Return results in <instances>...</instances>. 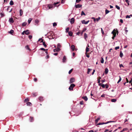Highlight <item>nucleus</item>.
I'll return each instance as SVG.
<instances>
[{"mask_svg": "<svg viewBox=\"0 0 132 132\" xmlns=\"http://www.w3.org/2000/svg\"><path fill=\"white\" fill-rule=\"evenodd\" d=\"M47 35H48V37L50 39H54L55 37V36L52 31H50L48 32L45 35L46 36Z\"/></svg>", "mask_w": 132, "mask_h": 132, "instance_id": "f257e3e1", "label": "nucleus"}, {"mask_svg": "<svg viewBox=\"0 0 132 132\" xmlns=\"http://www.w3.org/2000/svg\"><path fill=\"white\" fill-rule=\"evenodd\" d=\"M75 85L74 84H71L70 86L69 87V89L70 90H73V88L75 87Z\"/></svg>", "mask_w": 132, "mask_h": 132, "instance_id": "f03ea898", "label": "nucleus"}, {"mask_svg": "<svg viewBox=\"0 0 132 132\" xmlns=\"http://www.w3.org/2000/svg\"><path fill=\"white\" fill-rule=\"evenodd\" d=\"M75 81V79L74 78H71L70 80V83L71 84Z\"/></svg>", "mask_w": 132, "mask_h": 132, "instance_id": "7ed1b4c3", "label": "nucleus"}, {"mask_svg": "<svg viewBox=\"0 0 132 132\" xmlns=\"http://www.w3.org/2000/svg\"><path fill=\"white\" fill-rule=\"evenodd\" d=\"M114 122L113 121H109L107 122H106V123H105L104 122H100V123H98V124L97 125H103V124H106L108 123L109 122Z\"/></svg>", "mask_w": 132, "mask_h": 132, "instance_id": "20e7f679", "label": "nucleus"}, {"mask_svg": "<svg viewBox=\"0 0 132 132\" xmlns=\"http://www.w3.org/2000/svg\"><path fill=\"white\" fill-rule=\"evenodd\" d=\"M112 33L113 34V36H116V30L115 29H114L112 31Z\"/></svg>", "mask_w": 132, "mask_h": 132, "instance_id": "39448f33", "label": "nucleus"}, {"mask_svg": "<svg viewBox=\"0 0 132 132\" xmlns=\"http://www.w3.org/2000/svg\"><path fill=\"white\" fill-rule=\"evenodd\" d=\"M89 22V21H86L84 20H83L81 21V22L82 24H87Z\"/></svg>", "mask_w": 132, "mask_h": 132, "instance_id": "423d86ee", "label": "nucleus"}, {"mask_svg": "<svg viewBox=\"0 0 132 132\" xmlns=\"http://www.w3.org/2000/svg\"><path fill=\"white\" fill-rule=\"evenodd\" d=\"M82 5L80 4H78L76 5L75 6L76 8H80L81 7Z\"/></svg>", "mask_w": 132, "mask_h": 132, "instance_id": "0eeeda50", "label": "nucleus"}, {"mask_svg": "<svg viewBox=\"0 0 132 132\" xmlns=\"http://www.w3.org/2000/svg\"><path fill=\"white\" fill-rule=\"evenodd\" d=\"M48 7L49 9L52 8L54 7L53 5L52 4H48Z\"/></svg>", "mask_w": 132, "mask_h": 132, "instance_id": "6e6552de", "label": "nucleus"}, {"mask_svg": "<svg viewBox=\"0 0 132 132\" xmlns=\"http://www.w3.org/2000/svg\"><path fill=\"white\" fill-rule=\"evenodd\" d=\"M38 99L40 101H43V97L40 96L38 98Z\"/></svg>", "mask_w": 132, "mask_h": 132, "instance_id": "1a4fd4ad", "label": "nucleus"}, {"mask_svg": "<svg viewBox=\"0 0 132 132\" xmlns=\"http://www.w3.org/2000/svg\"><path fill=\"white\" fill-rule=\"evenodd\" d=\"M66 56L64 55V56L63 57V59H62L63 62V63L65 62H66Z\"/></svg>", "mask_w": 132, "mask_h": 132, "instance_id": "9d476101", "label": "nucleus"}, {"mask_svg": "<svg viewBox=\"0 0 132 132\" xmlns=\"http://www.w3.org/2000/svg\"><path fill=\"white\" fill-rule=\"evenodd\" d=\"M75 22V19L73 18L71 19L70 20V23L71 24H73Z\"/></svg>", "mask_w": 132, "mask_h": 132, "instance_id": "9b49d317", "label": "nucleus"}, {"mask_svg": "<svg viewBox=\"0 0 132 132\" xmlns=\"http://www.w3.org/2000/svg\"><path fill=\"white\" fill-rule=\"evenodd\" d=\"M9 21L11 23H13L14 22V21L13 20V19L12 18H10L9 20Z\"/></svg>", "mask_w": 132, "mask_h": 132, "instance_id": "f8f14e48", "label": "nucleus"}, {"mask_svg": "<svg viewBox=\"0 0 132 132\" xmlns=\"http://www.w3.org/2000/svg\"><path fill=\"white\" fill-rule=\"evenodd\" d=\"M25 32V34L26 35H28L30 34V32L29 31V30H27L26 31H24Z\"/></svg>", "mask_w": 132, "mask_h": 132, "instance_id": "ddd939ff", "label": "nucleus"}, {"mask_svg": "<svg viewBox=\"0 0 132 132\" xmlns=\"http://www.w3.org/2000/svg\"><path fill=\"white\" fill-rule=\"evenodd\" d=\"M88 47H89V45H88L86 47V52L87 53L89 50V49L88 48Z\"/></svg>", "mask_w": 132, "mask_h": 132, "instance_id": "4468645a", "label": "nucleus"}, {"mask_svg": "<svg viewBox=\"0 0 132 132\" xmlns=\"http://www.w3.org/2000/svg\"><path fill=\"white\" fill-rule=\"evenodd\" d=\"M82 98H83V99H84V100L85 101H87V100H88L87 97L86 96H84L82 97Z\"/></svg>", "mask_w": 132, "mask_h": 132, "instance_id": "2eb2a0df", "label": "nucleus"}, {"mask_svg": "<svg viewBox=\"0 0 132 132\" xmlns=\"http://www.w3.org/2000/svg\"><path fill=\"white\" fill-rule=\"evenodd\" d=\"M71 48L72 51H74L75 50V46L74 45H72L71 46Z\"/></svg>", "mask_w": 132, "mask_h": 132, "instance_id": "dca6fc26", "label": "nucleus"}, {"mask_svg": "<svg viewBox=\"0 0 132 132\" xmlns=\"http://www.w3.org/2000/svg\"><path fill=\"white\" fill-rule=\"evenodd\" d=\"M60 49L59 48H57L56 49H54L53 50L55 52H57L60 50Z\"/></svg>", "mask_w": 132, "mask_h": 132, "instance_id": "f3484780", "label": "nucleus"}, {"mask_svg": "<svg viewBox=\"0 0 132 132\" xmlns=\"http://www.w3.org/2000/svg\"><path fill=\"white\" fill-rule=\"evenodd\" d=\"M68 34L70 36H72L73 35V33L71 31H70L68 32Z\"/></svg>", "mask_w": 132, "mask_h": 132, "instance_id": "a211bd4d", "label": "nucleus"}, {"mask_svg": "<svg viewBox=\"0 0 132 132\" xmlns=\"http://www.w3.org/2000/svg\"><path fill=\"white\" fill-rule=\"evenodd\" d=\"M0 15L1 16V18H2V17L4 16H5V14L3 12H2V13H0Z\"/></svg>", "mask_w": 132, "mask_h": 132, "instance_id": "6ab92c4d", "label": "nucleus"}, {"mask_svg": "<svg viewBox=\"0 0 132 132\" xmlns=\"http://www.w3.org/2000/svg\"><path fill=\"white\" fill-rule=\"evenodd\" d=\"M128 130V129L127 128H123L122 130H121L120 132H123L125 131H126Z\"/></svg>", "mask_w": 132, "mask_h": 132, "instance_id": "aec40b11", "label": "nucleus"}, {"mask_svg": "<svg viewBox=\"0 0 132 132\" xmlns=\"http://www.w3.org/2000/svg\"><path fill=\"white\" fill-rule=\"evenodd\" d=\"M108 71H109V70H108V69L106 68L105 69V74H107L108 73Z\"/></svg>", "mask_w": 132, "mask_h": 132, "instance_id": "412c9836", "label": "nucleus"}, {"mask_svg": "<svg viewBox=\"0 0 132 132\" xmlns=\"http://www.w3.org/2000/svg\"><path fill=\"white\" fill-rule=\"evenodd\" d=\"M20 15L21 16L23 14V11L21 9H20Z\"/></svg>", "mask_w": 132, "mask_h": 132, "instance_id": "4be33fe9", "label": "nucleus"}, {"mask_svg": "<svg viewBox=\"0 0 132 132\" xmlns=\"http://www.w3.org/2000/svg\"><path fill=\"white\" fill-rule=\"evenodd\" d=\"M123 54L121 51H120V56L121 57H122L123 56Z\"/></svg>", "mask_w": 132, "mask_h": 132, "instance_id": "5701e85b", "label": "nucleus"}, {"mask_svg": "<svg viewBox=\"0 0 132 132\" xmlns=\"http://www.w3.org/2000/svg\"><path fill=\"white\" fill-rule=\"evenodd\" d=\"M100 119V117H98L97 119H96L95 120V123H97L98 122V121Z\"/></svg>", "mask_w": 132, "mask_h": 132, "instance_id": "b1692460", "label": "nucleus"}, {"mask_svg": "<svg viewBox=\"0 0 132 132\" xmlns=\"http://www.w3.org/2000/svg\"><path fill=\"white\" fill-rule=\"evenodd\" d=\"M85 54L87 57L89 58V53L86 52Z\"/></svg>", "mask_w": 132, "mask_h": 132, "instance_id": "393cba45", "label": "nucleus"}, {"mask_svg": "<svg viewBox=\"0 0 132 132\" xmlns=\"http://www.w3.org/2000/svg\"><path fill=\"white\" fill-rule=\"evenodd\" d=\"M101 79V78L100 77H98V78H97V80H98V83H99L100 82V80Z\"/></svg>", "mask_w": 132, "mask_h": 132, "instance_id": "a878e982", "label": "nucleus"}, {"mask_svg": "<svg viewBox=\"0 0 132 132\" xmlns=\"http://www.w3.org/2000/svg\"><path fill=\"white\" fill-rule=\"evenodd\" d=\"M59 3V2H57L56 3H54L53 5V6H54V7H55V6H57V4H58Z\"/></svg>", "mask_w": 132, "mask_h": 132, "instance_id": "bb28decb", "label": "nucleus"}, {"mask_svg": "<svg viewBox=\"0 0 132 132\" xmlns=\"http://www.w3.org/2000/svg\"><path fill=\"white\" fill-rule=\"evenodd\" d=\"M87 35L86 33H85L84 34V38L85 40H86L87 38Z\"/></svg>", "mask_w": 132, "mask_h": 132, "instance_id": "cd10ccee", "label": "nucleus"}, {"mask_svg": "<svg viewBox=\"0 0 132 132\" xmlns=\"http://www.w3.org/2000/svg\"><path fill=\"white\" fill-rule=\"evenodd\" d=\"M104 60L103 58V57H101V63H104Z\"/></svg>", "mask_w": 132, "mask_h": 132, "instance_id": "c85d7f7f", "label": "nucleus"}, {"mask_svg": "<svg viewBox=\"0 0 132 132\" xmlns=\"http://www.w3.org/2000/svg\"><path fill=\"white\" fill-rule=\"evenodd\" d=\"M10 4L11 5H13L14 4L13 1L12 0L10 2Z\"/></svg>", "mask_w": 132, "mask_h": 132, "instance_id": "c756f323", "label": "nucleus"}, {"mask_svg": "<svg viewBox=\"0 0 132 132\" xmlns=\"http://www.w3.org/2000/svg\"><path fill=\"white\" fill-rule=\"evenodd\" d=\"M27 105L28 106H30L32 105L31 103L30 102H28L27 103Z\"/></svg>", "mask_w": 132, "mask_h": 132, "instance_id": "7c9ffc66", "label": "nucleus"}, {"mask_svg": "<svg viewBox=\"0 0 132 132\" xmlns=\"http://www.w3.org/2000/svg\"><path fill=\"white\" fill-rule=\"evenodd\" d=\"M57 48H60L61 47V44L60 43H58L57 44Z\"/></svg>", "mask_w": 132, "mask_h": 132, "instance_id": "2f4dec72", "label": "nucleus"}, {"mask_svg": "<svg viewBox=\"0 0 132 132\" xmlns=\"http://www.w3.org/2000/svg\"><path fill=\"white\" fill-rule=\"evenodd\" d=\"M117 100L115 99H112L111 100V101L112 102H115Z\"/></svg>", "mask_w": 132, "mask_h": 132, "instance_id": "473e14b6", "label": "nucleus"}, {"mask_svg": "<svg viewBox=\"0 0 132 132\" xmlns=\"http://www.w3.org/2000/svg\"><path fill=\"white\" fill-rule=\"evenodd\" d=\"M29 99L28 98H27L25 99L24 100V102H27L29 101Z\"/></svg>", "mask_w": 132, "mask_h": 132, "instance_id": "72a5a7b5", "label": "nucleus"}, {"mask_svg": "<svg viewBox=\"0 0 132 132\" xmlns=\"http://www.w3.org/2000/svg\"><path fill=\"white\" fill-rule=\"evenodd\" d=\"M33 96V97H35L37 95V93H34L32 94Z\"/></svg>", "mask_w": 132, "mask_h": 132, "instance_id": "f704fd0d", "label": "nucleus"}, {"mask_svg": "<svg viewBox=\"0 0 132 132\" xmlns=\"http://www.w3.org/2000/svg\"><path fill=\"white\" fill-rule=\"evenodd\" d=\"M27 24V23L26 22L23 23L22 24V26H25Z\"/></svg>", "mask_w": 132, "mask_h": 132, "instance_id": "c9c22d12", "label": "nucleus"}, {"mask_svg": "<svg viewBox=\"0 0 132 132\" xmlns=\"http://www.w3.org/2000/svg\"><path fill=\"white\" fill-rule=\"evenodd\" d=\"M81 16H82L83 15H86L84 13L83 11H82L81 12Z\"/></svg>", "mask_w": 132, "mask_h": 132, "instance_id": "e433bc0d", "label": "nucleus"}, {"mask_svg": "<svg viewBox=\"0 0 132 132\" xmlns=\"http://www.w3.org/2000/svg\"><path fill=\"white\" fill-rule=\"evenodd\" d=\"M110 12V11H109L108 10L106 9L105 10V14H107L109 12Z\"/></svg>", "mask_w": 132, "mask_h": 132, "instance_id": "4c0bfd02", "label": "nucleus"}, {"mask_svg": "<svg viewBox=\"0 0 132 132\" xmlns=\"http://www.w3.org/2000/svg\"><path fill=\"white\" fill-rule=\"evenodd\" d=\"M119 79L117 82L118 83H119L121 81V78L120 76H119Z\"/></svg>", "mask_w": 132, "mask_h": 132, "instance_id": "58836bf2", "label": "nucleus"}, {"mask_svg": "<svg viewBox=\"0 0 132 132\" xmlns=\"http://www.w3.org/2000/svg\"><path fill=\"white\" fill-rule=\"evenodd\" d=\"M40 50H43V51H47L48 50L47 49H44V48H40Z\"/></svg>", "mask_w": 132, "mask_h": 132, "instance_id": "ea45409f", "label": "nucleus"}, {"mask_svg": "<svg viewBox=\"0 0 132 132\" xmlns=\"http://www.w3.org/2000/svg\"><path fill=\"white\" fill-rule=\"evenodd\" d=\"M43 45L45 48L47 47V45L46 44L45 42H43Z\"/></svg>", "mask_w": 132, "mask_h": 132, "instance_id": "a19ab883", "label": "nucleus"}, {"mask_svg": "<svg viewBox=\"0 0 132 132\" xmlns=\"http://www.w3.org/2000/svg\"><path fill=\"white\" fill-rule=\"evenodd\" d=\"M91 70V69H89V68H88V71H87V73L88 74H89V73L90 72Z\"/></svg>", "mask_w": 132, "mask_h": 132, "instance_id": "79ce46f5", "label": "nucleus"}, {"mask_svg": "<svg viewBox=\"0 0 132 132\" xmlns=\"http://www.w3.org/2000/svg\"><path fill=\"white\" fill-rule=\"evenodd\" d=\"M32 19L31 18H30L28 20V23L29 24H30V23L31 22L32 20Z\"/></svg>", "mask_w": 132, "mask_h": 132, "instance_id": "37998d69", "label": "nucleus"}, {"mask_svg": "<svg viewBox=\"0 0 132 132\" xmlns=\"http://www.w3.org/2000/svg\"><path fill=\"white\" fill-rule=\"evenodd\" d=\"M73 70V69H71L70 70L69 72V74H70L72 72V71Z\"/></svg>", "mask_w": 132, "mask_h": 132, "instance_id": "c03bdc74", "label": "nucleus"}, {"mask_svg": "<svg viewBox=\"0 0 132 132\" xmlns=\"http://www.w3.org/2000/svg\"><path fill=\"white\" fill-rule=\"evenodd\" d=\"M69 27L67 28L66 29V32H69Z\"/></svg>", "mask_w": 132, "mask_h": 132, "instance_id": "a18cd8bd", "label": "nucleus"}, {"mask_svg": "<svg viewBox=\"0 0 132 132\" xmlns=\"http://www.w3.org/2000/svg\"><path fill=\"white\" fill-rule=\"evenodd\" d=\"M87 30V29L86 28H84V29H83L81 33V35H82V34H83V32H84V31H86V30Z\"/></svg>", "mask_w": 132, "mask_h": 132, "instance_id": "49530a36", "label": "nucleus"}, {"mask_svg": "<svg viewBox=\"0 0 132 132\" xmlns=\"http://www.w3.org/2000/svg\"><path fill=\"white\" fill-rule=\"evenodd\" d=\"M13 32H14L13 30H11L10 31V32H9V33H10L12 35V34H13Z\"/></svg>", "mask_w": 132, "mask_h": 132, "instance_id": "de8ad7c7", "label": "nucleus"}, {"mask_svg": "<svg viewBox=\"0 0 132 132\" xmlns=\"http://www.w3.org/2000/svg\"><path fill=\"white\" fill-rule=\"evenodd\" d=\"M39 22V21L38 19H36L35 20V23L36 24H37Z\"/></svg>", "mask_w": 132, "mask_h": 132, "instance_id": "09e8293b", "label": "nucleus"}, {"mask_svg": "<svg viewBox=\"0 0 132 132\" xmlns=\"http://www.w3.org/2000/svg\"><path fill=\"white\" fill-rule=\"evenodd\" d=\"M116 7L118 10H120V7L117 5H116Z\"/></svg>", "mask_w": 132, "mask_h": 132, "instance_id": "8fccbe9b", "label": "nucleus"}, {"mask_svg": "<svg viewBox=\"0 0 132 132\" xmlns=\"http://www.w3.org/2000/svg\"><path fill=\"white\" fill-rule=\"evenodd\" d=\"M80 104L81 105H83L84 104V101H82L80 102Z\"/></svg>", "mask_w": 132, "mask_h": 132, "instance_id": "3c124183", "label": "nucleus"}, {"mask_svg": "<svg viewBox=\"0 0 132 132\" xmlns=\"http://www.w3.org/2000/svg\"><path fill=\"white\" fill-rule=\"evenodd\" d=\"M126 2L127 3L128 5H129V1L128 0H125Z\"/></svg>", "mask_w": 132, "mask_h": 132, "instance_id": "603ef678", "label": "nucleus"}, {"mask_svg": "<svg viewBox=\"0 0 132 132\" xmlns=\"http://www.w3.org/2000/svg\"><path fill=\"white\" fill-rule=\"evenodd\" d=\"M57 25V24L56 23L54 22V23L53 24V26L54 27H55Z\"/></svg>", "mask_w": 132, "mask_h": 132, "instance_id": "864d4df0", "label": "nucleus"}, {"mask_svg": "<svg viewBox=\"0 0 132 132\" xmlns=\"http://www.w3.org/2000/svg\"><path fill=\"white\" fill-rule=\"evenodd\" d=\"M121 128V127H119L118 129H115L114 131V132H115L118 129H120Z\"/></svg>", "mask_w": 132, "mask_h": 132, "instance_id": "5fc2aeb1", "label": "nucleus"}, {"mask_svg": "<svg viewBox=\"0 0 132 132\" xmlns=\"http://www.w3.org/2000/svg\"><path fill=\"white\" fill-rule=\"evenodd\" d=\"M100 17H98V18L96 19V20L97 21H98L100 19Z\"/></svg>", "mask_w": 132, "mask_h": 132, "instance_id": "6e6d98bb", "label": "nucleus"}, {"mask_svg": "<svg viewBox=\"0 0 132 132\" xmlns=\"http://www.w3.org/2000/svg\"><path fill=\"white\" fill-rule=\"evenodd\" d=\"M34 119L32 117H30V121L32 122L33 121Z\"/></svg>", "mask_w": 132, "mask_h": 132, "instance_id": "4d7b16f0", "label": "nucleus"}, {"mask_svg": "<svg viewBox=\"0 0 132 132\" xmlns=\"http://www.w3.org/2000/svg\"><path fill=\"white\" fill-rule=\"evenodd\" d=\"M105 86L106 88H108L109 87V86L107 84H105Z\"/></svg>", "mask_w": 132, "mask_h": 132, "instance_id": "13d9d810", "label": "nucleus"}, {"mask_svg": "<svg viewBox=\"0 0 132 132\" xmlns=\"http://www.w3.org/2000/svg\"><path fill=\"white\" fill-rule=\"evenodd\" d=\"M119 48V46H117L116 47H115V49L116 50H117Z\"/></svg>", "mask_w": 132, "mask_h": 132, "instance_id": "bf43d9fd", "label": "nucleus"}, {"mask_svg": "<svg viewBox=\"0 0 132 132\" xmlns=\"http://www.w3.org/2000/svg\"><path fill=\"white\" fill-rule=\"evenodd\" d=\"M101 32L102 33V34H104V31L102 28H101Z\"/></svg>", "mask_w": 132, "mask_h": 132, "instance_id": "052dcab7", "label": "nucleus"}, {"mask_svg": "<svg viewBox=\"0 0 132 132\" xmlns=\"http://www.w3.org/2000/svg\"><path fill=\"white\" fill-rule=\"evenodd\" d=\"M26 47L27 48L28 50H30L29 48V47L28 45H27L26 46Z\"/></svg>", "mask_w": 132, "mask_h": 132, "instance_id": "680f3d73", "label": "nucleus"}, {"mask_svg": "<svg viewBox=\"0 0 132 132\" xmlns=\"http://www.w3.org/2000/svg\"><path fill=\"white\" fill-rule=\"evenodd\" d=\"M92 19H93L94 20V21L95 22L96 21V19L94 17H92Z\"/></svg>", "mask_w": 132, "mask_h": 132, "instance_id": "e2e57ef3", "label": "nucleus"}, {"mask_svg": "<svg viewBox=\"0 0 132 132\" xmlns=\"http://www.w3.org/2000/svg\"><path fill=\"white\" fill-rule=\"evenodd\" d=\"M30 39H31L32 38V36L31 35H29L28 37Z\"/></svg>", "mask_w": 132, "mask_h": 132, "instance_id": "0e129e2a", "label": "nucleus"}, {"mask_svg": "<svg viewBox=\"0 0 132 132\" xmlns=\"http://www.w3.org/2000/svg\"><path fill=\"white\" fill-rule=\"evenodd\" d=\"M34 80L35 82H37V79L36 78H35L34 79Z\"/></svg>", "mask_w": 132, "mask_h": 132, "instance_id": "69168bd1", "label": "nucleus"}, {"mask_svg": "<svg viewBox=\"0 0 132 132\" xmlns=\"http://www.w3.org/2000/svg\"><path fill=\"white\" fill-rule=\"evenodd\" d=\"M81 0H76V2L77 3H79L80 1H81Z\"/></svg>", "mask_w": 132, "mask_h": 132, "instance_id": "338daca9", "label": "nucleus"}, {"mask_svg": "<svg viewBox=\"0 0 132 132\" xmlns=\"http://www.w3.org/2000/svg\"><path fill=\"white\" fill-rule=\"evenodd\" d=\"M101 86L103 88H104L105 87V85L104 84H102L101 85Z\"/></svg>", "mask_w": 132, "mask_h": 132, "instance_id": "774afa93", "label": "nucleus"}]
</instances>
